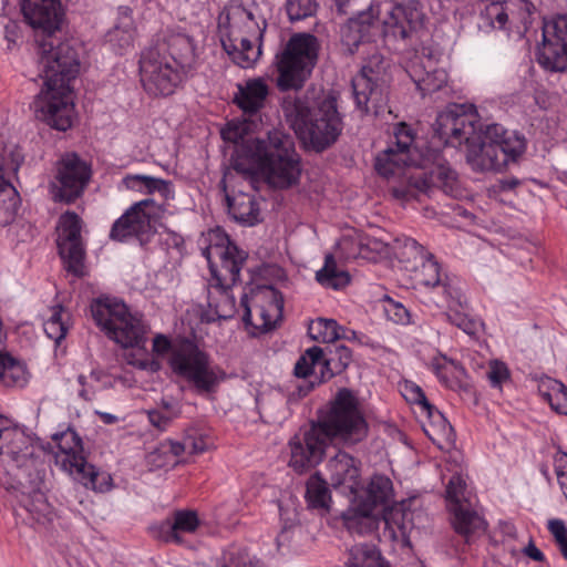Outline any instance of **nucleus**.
Wrapping results in <instances>:
<instances>
[{"label": "nucleus", "mask_w": 567, "mask_h": 567, "mask_svg": "<svg viewBox=\"0 0 567 567\" xmlns=\"http://www.w3.org/2000/svg\"><path fill=\"white\" fill-rule=\"evenodd\" d=\"M538 393L549 403L553 411L567 415V386L561 382L548 377L543 378L538 383Z\"/></svg>", "instance_id": "c9c22d12"}, {"label": "nucleus", "mask_w": 567, "mask_h": 567, "mask_svg": "<svg viewBox=\"0 0 567 567\" xmlns=\"http://www.w3.org/2000/svg\"><path fill=\"white\" fill-rule=\"evenodd\" d=\"M327 349L328 357L323 355L320 377L316 378V381H312V386L343 372L352 361L351 350L343 344L329 346Z\"/></svg>", "instance_id": "7c9ffc66"}, {"label": "nucleus", "mask_w": 567, "mask_h": 567, "mask_svg": "<svg viewBox=\"0 0 567 567\" xmlns=\"http://www.w3.org/2000/svg\"><path fill=\"white\" fill-rule=\"evenodd\" d=\"M323 361V349L320 347H311L305 351V353L297 360L293 369V373L297 378L308 379V385L306 388L298 386L299 398L306 396L309 391L315 386L311 385L316 378L320 377L321 367Z\"/></svg>", "instance_id": "c85d7f7f"}, {"label": "nucleus", "mask_w": 567, "mask_h": 567, "mask_svg": "<svg viewBox=\"0 0 567 567\" xmlns=\"http://www.w3.org/2000/svg\"><path fill=\"white\" fill-rule=\"evenodd\" d=\"M162 214V206L154 199L135 203L113 224L110 237L117 241L134 237L143 244L155 233V225Z\"/></svg>", "instance_id": "dca6fc26"}, {"label": "nucleus", "mask_w": 567, "mask_h": 567, "mask_svg": "<svg viewBox=\"0 0 567 567\" xmlns=\"http://www.w3.org/2000/svg\"><path fill=\"white\" fill-rule=\"evenodd\" d=\"M82 220L74 212H66L56 225V245L68 271L75 276L83 274L84 246L81 236Z\"/></svg>", "instance_id": "412c9836"}, {"label": "nucleus", "mask_w": 567, "mask_h": 567, "mask_svg": "<svg viewBox=\"0 0 567 567\" xmlns=\"http://www.w3.org/2000/svg\"><path fill=\"white\" fill-rule=\"evenodd\" d=\"M226 202L229 215L237 223L254 226L260 221V208L254 196L246 193L226 195Z\"/></svg>", "instance_id": "c756f323"}, {"label": "nucleus", "mask_w": 567, "mask_h": 567, "mask_svg": "<svg viewBox=\"0 0 567 567\" xmlns=\"http://www.w3.org/2000/svg\"><path fill=\"white\" fill-rule=\"evenodd\" d=\"M480 114L472 103H453L440 112L433 124V137L440 142H477L476 125Z\"/></svg>", "instance_id": "f3484780"}, {"label": "nucleus", "mask_w": 567, "mask_h": 567, "mask_svg": "<svg viewBox=\"0 0 567 567\" xmlns=\"http://www.w3.org/2000/svg\"><path fill=\"white\" fill-rule=\"evenodd\" d=\"M287 116L293 117L292 126L299 135V142H337L343 123L338 112V94L330 91L318 103L317 110H310L300 101L285 100Z\"/></svg>", "instance_id": "1a4fd4ad"}, {"label": "nucleus", "mask_w": 567, "mask_h": 567, "mask_svg": "<svg viewBox=\"0 0 567 567\" xmlns=\"http://www.w3.org/2000/svg\"><path fill=\"white\" fill-rule=\"evenodd\" d=\"M53 440L58 442L59 447L55 453L56 465L79 480L86 488L101 493L111 489V475L99 472L93 465L87 464L83 456L81 439L74 431L54 434Z\"/></svg>", "instance_id": "f8f14e48"}, {"label": "nucleus", "mask_w": 567, "mask_h": 567, "mask_svg": "<svg viewBox=\"0 0 567 567\" xmlns=\"http://www.w3.org/2000/svg\"><path fill=\"white\" fill-rule=\"evenodd\" d=\"M508 35L522 38L527 32L533 21L535 6L529 0H506Z\"/></svg>", "instance_id": "2f4dec72"}, {"label": "nucleus", "mask_w": 567, "mask_h": 567, "mask_svg": "<svg viewBox=\"0 0 567 567\" xmlns=\"http://www.w3.org/2000/svg\"><path fill=\"white\" fill-rule=\"evenodd\" d=\"M223 567H255V561L246 549L235 548L224 555Z\"/></svg>", "instance_id": "4d7b16f0"}, {"label": "nucleus", "mask_w": 567, "mask_h": 567, "mask_svg": "<svg viewBox=\"0 0 567 567\" xmlns=\"http://www.w3.org/2000/svg\"><path fill=\"white\" fill-rule=\"evenodd\" d=\"M340 326L333 319L319 318L309 326V336L319 342L333 343L339 340Z\"/></svg>", "instance_id": "37998d69"}, {"label": "nucleus", "mask_w": 567, "mask_h": 567, "mask_svg": "<svg viewBox=\"0 0 567 567\" xmlns=\"http://www.w3.org/2000/svg\"><path fill=\"white\" fill-rule=\"evenodd\" d=\"M124 20L123 27L116 25L107 33V41L114 47L117 54H123L133 44L135 35L132 19L125 17Z\"/></svg>", "instance_id": "79ce46f5"}, {"label": "nucleus", "mask_w": 567, "mask_h": 567, "mask_svg": "<svg viewBox=\"0 0 567 567\" xmlns=\"http://www.w3.org/2000/svg\"><path fill=\"white\" fill-rule=\"evenodd\" d=\"M329 482L316 473L309 477L306 485V498L308 505L312 508L328 511L331 502L330 492L328 489Z\"/></svg>", "instance_id": "4c0bfd02"}, {"label": "nucleus", "mask_w": 567, "mask_h": 567, "mask_svg": "<svg viewBox=\"0 0 567 567\" xmlns=\"http://www.w3.org/2000/svg\"><path fill=\"white\" fill-rule=\"evenodd\" d=\"M25 441L23 445L12 444L7 455L9 461L18 467L27 466L29 463L33 462L35 446L28 435H25Z\"/></svg>", "instance_id": "3c124183"}, {"label": "nucleus", "mask_w": 567, "mask_h": 567, "mask_svg": "<svg viewBox=\"0 0 567 567\" xmlns=\"http://www.w3.org/2000/svg\"><path fill=\"white\" fill-rule=\"evenodd\" d=\"M481 117L478 118V121ZM476 134L480 142H511L507 131L503 125L497 123L487 124L484 127L478 122L476 125Z\"/></svg>", "instance_id": "864d4df0"}, {"label": "nucleus", "mask_w": 567, "mask_h": 567, "mask_svg": "<svg viewBox=\"0 0 567 567\" xmlns=\"http://www.w3.org/2000/svg\"><path fill=\"white\" fill-rule=\"evenodd\" d=\"M231 166L245 175H259L272 187L298 183L300 158L291 144H234Z\"/></svg>", "instance_id": "423d86ee"}, {"label": "nucleus", "mask_w": 567, "mask_h": 567, "mask_svg": "<svg viewBox=\"0 0 567 567\" xmlns=\"http://www.w3.org/2000/svg\"><path fill=\"white\" fill-rule=\"evenodd\" d=\"M367 435L368 424L359 409L358 399L350 390L341 389L326 415L290 439L289 466L297 473L307 472L321 462L332 439L339 437L344 443L355 444Z\"/></svg>", "instance_id": "7ed1b4c3"}, {"label": "nucleus", "mask_w": 567, "mask_h": 567, "mask_svg": "<svg viewBox=\"0 0 567 567\" xmlns=\"http://www.w3.org/2000/svg\"><path fill=\"white\" fill-rule=\"evenodd\" d=\"M268 94L269 87L262 78L248 79L237 84L234 102L245 114L255 115L265 106Z\"/></svg>", "instance_id": "bb28decb"}, {"label": "nucleus", "mask_w": 567, "mask_h": 567, "mask_svg": "<svg viewBox=\"0 0 567 567\" xmlns=\"http://www.w3.org/2000/svg\"><path fill=\"white\" fill-rule=\"evenodd\" d=\"M441 51L433 44H422L405 63V71L422 95L441 90L447 82V73L440 68Z\"/></svg>", "instance_id": "6ab92c4d"}, {"label": "nucleus", "mask_w": 567, "mask_h": 567, "mask_svg": "<svg viewBox=\"0 0 567 567\" xmlns=\"http://www.w3.org/2000/svg\"><path fill=\"white\" fill-rule=\"evenodd\" d=\"M195 62L193 39L175 29L158 34L154 47L140 59L143 90L152 97H167L185 83Z\"/></svg>", "instance_id": "20e7f679"}, {"label": "nucleus", "mask_w": 567, "mask_h": 567, "mask_svg": "<svg viewBox=\"0 0 567 567\" xmlns=\"http://www.w3.org/2000/svg\"><path fill=\"white\" fill-rule=\"evenodd\" d=\"M323 475L336 488L343 486L350 492H354L359 485L360 471L357 461L346 452H338L328 460Z\"/></svg>", "instance_id": "a878e982"}, {"label": "nucleus", "mask_w": 567, "mask_h": 567, "mask_svg": "<svg viewBox=\"0 0 567 567\" xmlns=\"http://www.w3.org/2000/svg\"><path fill=\"white\" fill-rule=\"evenodd\" d=\"M413 270L416 285L437 290V295L442 297L443 301H449L451 299L461 308L467 307V301L460 290L442 281L439 264L433 260V256L416 265V268H413Z\"/></svg>", "instance_id": "393cba45"}, {"label": "nucleus", "mask_w": 567, "mask_h": 567, "mask_svg": "<svg viewBox=\"0 0 567 567\" xmlns=\"http://www.w3.org/2000/svg\"><path fill=\"white\" fill-rule=\"evenodd\" d=\"M91 178V167L76 154H65L56 163V173L51 183L54 202L73 203L84 192Z\"/></svg>", "instance_id": "a211bd4d"}, {"label": "nucleus", "mask_w": 567, "mask_h": 567, "mask_svg": "<svg viewBox=\"0 0 567 567\" xmlns=\"http://www.w3.org/2000/svg\"><path fill=\"white\" fill-rule=\"evenodd\" d=\"M388 317L400 324H409L411 322V316L409 310L401 303L391 302L386 308Z\"/></svg>", "instance_id": "0e129e2a"}, {"label": "nucleus", "mask_w": 567, "mask_h": 567, "mask_svg": "<svg viewBox=\"0 0 567 567\" xmlns=\"http://www.w3.org/2000/svg\"><path fill=\"white\" fill-rule=\"evenodd\" d=\"M246 125L241 123L229 122L227 128L221 131L224 142H264L260 138L245 140Z\"/></svg>", "instance_id": "052dcab7"}, {"label": "nucleus", "mask_w": 567, "mask_h": 567, "mask_svg": "<svg viewBox=\"0 0 567 567\" xmlns=\"http://www.w3.org/2000/svg\"><path fill=\"white\" fill-rule=\"evenodd\" d=\"M507 13V1L491 2L481 12V27L508 33Z\"/></svg>", "instance_id": "a19ab883"}, {"label": "nucleus", "mask_w": 567, "mask_h": 567, "mask_svg": "<svg viewBox=\"0 0 567 567\" xmlns=\"http://www.w3.org/2000/svg\"><path fill=\"white\" fill-rule=\"evenodd\" d=\"M318 40L309 33L292 35L276 55L277 86L280 91L299 90L318 59Z\"/></svg>", "instance_id": "9b49d317"}, {"label": "nucleus", "mask_w": 567, "mask_h": 567, "mask_svg": "<svg viewBox=\"0 0 567 567\" xmlns=\"http://www.w3.org/2000/svg\"><path fill=\"white\" fill-rule=\"evenodd\" d=\"M378 16H374L373 7L369 11H361L354 18H350L341 28V41L350 53H354L361 43L370 42L379 34L382 27L384 38L400 40L411 39L423 27L424 13L417 1L410 0L402 3H383Z\"/></svg>", "instance_id": "39448f33"}, {"label": "nucleus", "mask_w": 567, "mask_h": 567, "mask_svg": "<svg viewBox=\"0 0 567 567\" xmlns=\"http://www.w3.org/2000/svg\"><path fill=\"white\" fill-rule=\"evenodd\" d=\"M347 527L352 533L365 534L377 528L371 508L362 507L361 513L346 518Z\"/></svg>", "instance_id": "8fccbe9b"}, {"label": "nucleus", "mask_w": 567, "mask_h": 567, "mask_svg": "<svg viewBox=\"0 0 567 567\" xmlns=\"http://www.w3.org/2000/svg\"><path fill=\"white\" fill-rule=\"evenodd\" d=\"M184 440L187 453L189 454H200L207 450L206 441L202 436L188 435Z\"/></svg>", "instance_id": "774afa93"}, {"label": "nucleus", "mask_w": 567, "mask_h": 567, "mask_svg": "<svg viewBox=\"0 0 567 567\" xmlns=\"http://www.w3.org/2000/svg\"><path fill=\"white\" fill-rule=\"evenodd\" d=\"M25 442L23 431L17 426H6L4 421L0 419V456H7L12 444L23 445Z\"/></svg>", "instance_id": "09e8293b"}, {"label": "nucleus", "mask_w": 567, "mask_h": 567, "mask_svg": "<svg viewBox=\"0 0 567 567\" xmlns=\"http://www.w3.org/2000/svg\"><path fill=\"white\" fill-rule=\"evenodd\" d=\"M267 21L259 14L258 4L230 6L219 16L218 31L223 49L230 60L243 69L254 66L261 54V42Z\"/></svg>", "instance_id": "0eeeda50"}, {"label": "nucleus", "mask_w": 567, "mask_h": 567, "mask_svg": "<svg viewBox=\"0 0 567 567\" xmlns=\"http://www.w3.org/2000/svg\"><path fill=\"white\" fill-rule=\"evenodd\" d=\"M392 133L395 137V142H402L403 138L414 142L419 137L416 130L405 122L394 124Z\"/></svg>", "instance_id": "338daca9"}, {"label": "nucleus", "mask_w": 567, "mask_h": 567, "mask_svg": "<svg viewBox=\"0 0 567 567\" xmlns=\"http://www.w3.org/2000/svg\"><path fill=\"white\" fill-rule=\"evenodd\" d=\"M225 240L226 245H210L204 250L212 272L208 284V307L223 319L233 316L235 300L228 289L239 280L241 267L247 258V255L228 238Z\"/></svg>", "instance_id": "6e6552de"}, {"label": "nucleus", "mask_w": 567, "mask_h": 567, "mask_svg": "<svg viewBox=\"0 0 567 567\" xmlns=\"http://www.w3.org/2000/svg\"><path fill=\"white\" fill-rule=\"evenodd\" d=\"M28 372L24 363L7 351L0 350V381L6 386H23Z\"/></svg>", "instance_id": "f704fd0d"}, {"label": "nucleus", "mask_w": 567, "mask_h": 567, "mask_svg": "<svg viewBox=\"0 0 567 567\" xmlns=\"http://www.w3.org/2000/svg\"><path fill=\"white\" fill-rule=\"evenodd\" d=\"M466 163L477 173L499 172L509 162H516L525 152V144H466Z\"/></svg>", "instance_id": "5701e85b"}, {"label": "nucleus", "mask_w": 567, "mask_h": 567, "mask_svg": "<svg viewBox=\"0 0 567 567\" xmlns=\"http://www.w3.org/2000/svg\"><path fill=\"white\" fill-rule=\"evenodd\" d=\"M91 313L96 326L123 348H144L147 327L123 301L99 298L92 302Z\"/></svg>", "instance_id": "9d476101"}, {"label": "nucleus", "mask_w": 567, "mask_h": 567, "mask_svg": "<svg viewBox=\"0 0 567 567\" xmlns=\"http://www.w3.org/2000/svg\"><path fill=\"white\" fill-rule=\"evenodd\" d=\"M22 162L19 144H0V225L3 226L14 219L20 202L18 192L4 176L16 174Z\"/></svg>", "instance_id": "4be33fe9"}, {"label": "nucleus", "mask_w": 567, "mask_h": 567, "mask_svg": "<svg viewBox=\"0 0 567 567\" xmlns=\"http://www.w3.org/2000/svg\"><path fill=\"white\" fill-rule=\"evenodd\" d=\"M548 529L565 559H567V527L561 519L548 520Z\"/></svg>", "instance_id": "13d9d810"}, {"label": "nucleus", "mask_w": 567, "mask_h": 567, "mask_svg": "<svg viewBox=\"0 0 567 567\" xmlns=\"http://www.w3.org/2000/svg\"><path fill=\"white\" fill-rule=\"evenodd\" d=\"M487 379L493 386H501L509 379V370L505 363L497 360L492 361L487 372Z\"/></svg>", "instance_id": "680f3d73"}, {"label": "nucleus", "mask_w": 567, "mask_h": 567, "mask_svg": "<svg viewBox=\"0 0 567 567\" xmlns=\"http://www.w3.org/2000/svg\"><path fill=\"white\" fill-rule=\"evenodd\" d=\"M365 502L362 507L373 511L377 506H386L393 501V484L385 475H373L365 489Z\"/></svg>", "instance_id": "72a5a7b5"}, {"label": "nucleus", "mask_w": 567, "mask_h": 567, "mask_svg": "<svg viewBox=\"0 0 567 567\" xmlns=\"http://www.w3.org/2000/svg\"><path fill=\"white\" fill-rule=\"evenodd\" d=\"M24 20L48 35L40 44L44 86L33 106L37 116L54 130L65 132L74 117L71 83L80 73V49L75 40L59 41L52 35L63 17L61 0H21Z\"/></svg>", "instance_id": "f257e3e1"}, {"label": "nucleus", "mask_w": 567, "mask_h": 567, "mask_svg": "<svg viewBox=\"0 0 567 567\" xmlns=\"http://www.w3.org/2000/svg\"><path fill=\"white\" fill-rule=\"evenodd\" d=\"M244 308L243 321L255 332H267L282 318L284 297L272 286H259L240 300Z\"/></svg>", "instance_id": "2eb2a0df"}, {"label": "nucleus", "mask_w": 567, "mask_h": 567, "mask_svg": "<svg viewBox=\"0 0 567 567\" xmlns=\"http://www.w3.org/2000/svg\"><path fill=\"white\" fill-rule=\"evenodd\" d=\"M89 379L99 380V377L95 372H91L90 377H85L83 374H80L76 379V381L72 384V389L78 393V395L89 401L91 400V396L93 394L92 386L89 384Z\"/></svg>", "instance_id": "e2e57ef3"}, {"label": "nucleus", "mask_w": 567, "mask_h": 567, "mask_svg": "<svg viewBox=\"0 0 567 567\" xmlns=\"http://www.w3.org/2000/svg\"><path fill=\"white\" fill-rule=\"evenodd\" d=\"M432 368L441 381L447 384V375L453 374L460 377L464 374V368L456 361L447 359L446 357L434 358Z\"/></svg>", "instance_id": "603ef678"}, {"label": "nucleus", "mask_w": 567, "mask_h": 567, "mask_svg": "<svg viewBox=\"0 0 567 567\" xmlns=\"http://www.w3.org/2000/svg\"><path fill=\"white\" fill-rule=\"evenodd\" d=\"M395 243L396 254L400 260L406 264L408 269L416 268V265L432 256L412 238L396 239Z\"/></svg>", "instance_id": "ea45409f"}, {"label": "nucleus", "mask_w": 567, "mask_h": 567, "mask_svg": "<svg viewBox=\"0 0 567 567\" xmlns=\"http://www.w3.org/2000/svg\"><path fill=\"white\" fill-rule=\"evenodd\" d=\"M383 61L374 55L352 80L357 109L362 114L379 116L388 106V86Z\"/></svg>", "instance_id": "4468645a"}, {"label": "nucleus", "mask_w": 567, "mask_h": 567, "mask_svg": "<svg viewBox=\"0 0 567 567\" xmlns=\"http://www.w3.org/2000/svg\"><path fill=\"white\" fill-rule=\"evenodd\" d=\"M447 307L449 311L446 312L447 320L460 328L462 331L470 336H474L478 332V329L481 327V322L477 320L467 317L465 313L460 312L456 309V306H458L455 301L449 300Z\"/></svg>", "instance_id": "a18cd8bd"}, {"label": "nucleus", "mask_w": 567, "mask_h": 567, "mask_svg": "<svg viewBox=\"0 0 567 567\" xmlns=\"http://www.w3.org/2000/svg\"><path fill=\"white\" fill-rule=\"evenodd\" d=\"M536 59L547 71L567 70V14L544 21L543 42L537 49Z\"/></svg>", "instance_id": "aec40b11"}, {"label": "nucleus", "mask_w": 567, "mask_h": 567, "mask_svg": "<svg viewBox=\"0 0 567 567\" xmlns=\"http://www.w3.org/2000/svg\"><path fill=\"white\" fill-rule=\"evenodd\" d=\"M388 565L380 551L371 544H357L349 549L346 567H383Z\"/></svg>", "instance_id": "e433bc0d"}, {"label": "nucleus", "mask_w": 567, "mask_h": 567, "mask_svg": "<svg viewBox=\"0 0 567 567\" xmlns=\"http://www.w3.org/2000/svg\"><path fill=\"white\" fill-rule=\"evenodd\" d=\"M316 279L324 287L340 289L349 284L350 276L338 269L336 259L329 254L324 258V266L317 271Z\"/></svg>", "instance_id": "58836bf2"}, {"label": "nucleus", "mask_w": 567, "mask_h": 567, "mask_svg": "<svg viewBox=\"0 0 567 567\" xmlns=\"http://www.w3.org/2000/svg\"><path fill=\"white\" fill-rule=\"evenodd\" d=\"M452 513L451 523L456 534L462 536L466 543L481 536L486 530V522L468 504H457L450 508Z\"/></svg>", "instance_id": "cd10ccee"}, {"label": "nucleus", "mask_w": 567, "mask_h": 567, "mask_svg": "<svg viewBox=\"0 0 567 567\" xmlns=\"http://www.w3.org/2000/svg\"><path fill=\"white\" fill-rule=\"evenodd\" d=\"M168 362L173 372L193 383L198 392L213 391L220 380L208 355L189 340L174 344Z\"/></svg>", "instance_id": "ddd939ff"}, {"label": "nucleus", "mask_w": 567, "mask_h": 567, "mask_svg": "<svg viewBox=\"0 0 567 567\" xmlns=\"http://www.w3.org/2000/svg\"><path fill=\"white\" fill-rule=\"evenodd\" d=\"M465 482L460 475H453L446 486V499L449 508L457 504H467L464 497Z\"/></svg>", "instance_id": "5fc2aeb1"}, {"label": "nucleus", "mask_w": 567, "mask_h": 567, "mask_svg": "<svg viewBox=\"0 0 567 567\" xmlns=\"http://www.w3.org/2000/svg\"><path fill=\"white\" fill-rule=\"evenodd\" d=\"M318 6V0H287L286 9L291 21H299L312 17Z\"/></svg>", "instance_id": "de8ad7c7"}, {"label": "nucleus", "mask_w": 567, "mask_h": 567, "mask_svg": "<svg viewBox=\"0 0 567 567\" xmlns=\"http://www.w3.org/2000/svg\"><path fill=\"white\" fill-rule=\"evenodd\" d=\"M63 308L58 306L53 309L51 317L43 323V329L48 338L56 344L64 339L68 327L62 317Z\"/></svg>", "instance_id": "49530a36"}, {"label": "nucleus", "mask_w": 567, "mask_h": 567, "mask_svg": "<svg viewBox=\"0 0 567 567\" xmlns=\"http://www.w3.org/2000/svg\"><path fill=\"white\" fill-rule=\"evenodd\" d=\"M374 167L385 178L404 181L391 187L399 199L427 193L433 186L453 197L462 194L457 173L442 162V150L430 144H391L377 155Z\"/></svg>", "instance_id": "f03ea898"}, {"label": "nucleus", "mask_w": 567, "mask_h": 567, "mask_svg": "<svg viewBox=\"0 0 567 567\" xmlns=\"http://www.w3.org/2000/svg\"><path fill=\"white\" fill-rule=\"evenodd\" d=\"M402 393L406 401L419 404L424 412L434 410V405L429 402L423 390L419 385L406 382L403 386Z\"/></svg>", "instance_id": "6e6d98bb"}, {"label": "nucleus", "mask_w": 567, "mask_h": 567, "mask_svg": "<svg viewBox=\"0 0 567 567\" xmlns=\"http://www.w3.org/2000/svg\"><path fill=\"white\" fill-rule=\"evenodd\" d=\"M126 181H128L131 184V187H136L137 185L146 188L148 192H165L167 189V184L165 181L145 176V175H135L127 177Z\"/></svg>", "instance_id": "bf43d9fd"}, {"label": "nucleus", "mask_w": 567, "mask_h": 567, "mask_svg": "<svg viewBox=\"0 0 567 567\" xmlns=\"http://www.w3.org/2000/svg\"><path fill=\"white\" fill-rule=\"evenodd\" d=\"M200 520L195 511H175L169 517L153 525L150 530L154 538L164 543L182 544L185 534H193L199 527Z\"/></svg>", "instance_id": "b1692460"}, {"label": "nucleus", "mask_w": 567, "mask_h": 567, "mask_svg": "<svg viewBox=\"0 0 567 567\" xmlns=\"http://www.w3.org/2000/svg\"><path fill=\"white\" fill-rule=\"evenodd\" d=\"M24 507L37 523L44 524L51 520V507L41 492L33 493L25 501Z\"/></svg>", "instance_id": "c03bdc74"}, {"label": "nucleus", "mask_w": 567, "mask_h": 567, "mask_svg": "<svg viewBox=\"0 0 567 567\" xmlns=\"http://www.w3.org/2000/svg\"><path fill=\"white\" fill-rule=\"evenodd\" d=\"M179 411H173V413H164L158 410L148 411V420L151 424L159 430L166 429L169 422L177 416Z\"/></svg>", "instance_id": "69168bd1"}, {"label": "nucleus", "mask_w": 567, "mask_h": 567, "mask_svg": "<svg viewBox=\"0 0 567 567\" xmlns=\"http://www.w3.org/2000/svg\"><path fill=\"white\" fill-rule=\"evenodd\" d=\"M425 413L429 417V423L424 424L423 429L429 439L441 449L445 445H451L455 439L452 425L435 408L434 410L426 411Z\"/></svg>", "instance_id": "473e14b6"}]
</instances>
